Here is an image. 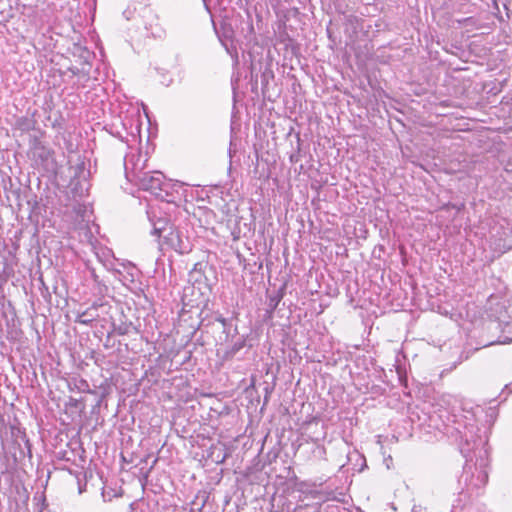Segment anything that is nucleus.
Instances as JSON below:
<instances>
[{"instance_id": "obj_4", "label": "nucleus", "mask_w": 512, "mask_h": 512, "mask_svg": "<svg viewBox=\"0 0 512 512\" xmlns=\"http://www.w3.org/2000/svg\"><path fill=\"white\" fill-rule=\"evenodd\" d=\"M253 338L251 334L240 335L237 339L230 338L227 346L223 350L221 360L223 362L232 361L234 359L241 360L244 356H240L241 351L247 348V351L253 347Z\"/></svg>"}, {"instance_id": "obj_26", "label": "nucleus", "mask_w": 512, "mask_h": 512, "mask_svg": "<svg viewBox=\"0 0 512 512\" xmlns=\"http://www.w3.org/2000/svg\"><path fill=\"white\" fill-rule=\"evenodd\" d=\"M196 342L199 344V345H204V341L201 340V338H197L196 339Z\"/></svg>"}, {"instance_id": "obj_10", "label": "nucleus", "mask_w": 512, "mask_h": 512, "mask_svg": "<svg viewBox=\"0 0 512 512\" xmlns=\"http://www.w3.org/2000/svg\"><path fill=\"white\" fill-rule=\"evenodd\" d=\"M147 215H148V219L149 221L151 222L152 224V234L153 235H156L158 237H163V233L166 232L167 230L169 231V227H172L170 224H169V221L167 218H157V220H155L154 218H156V213L155 211H147Z\"/></svg>"}, {"instance_id": "obj_3", "label": "nucleus", "mask_w": 512, "mask_h": 512, "mask_svg": "<svg viewBox=\"0 0 512 512\" xmlns=\"http://www.w3.org/2000/svg\"><path fill=\"white\" fill-rule=\"evenodd\" d=\"M137 185L144 191H149L152 195L160 200H164L165 196L161 189L168 186L165 184V176L162 172H139L137 174Z\"/></svg>"}, {"instance_id": "obj_15", "label": "nucleus", "mask_w": 512, "mask_h": 512, "mask_svg": "<svg viewBox=\"0 0 512 512\" xmlns=\"http://www.w3.org/2000/svg\"><path fill=\"white\" fill-rule=\"evenodd\" d=\"M165 184L168 187H165V189H161V192L165 196V199L163 201L173 202V192H178L177 188H181L183 186V183L178 181L176 183H171L170 181L165 180Z\"/></svg>"}, {"instance_id": "obj_11", "label": "nucleus", "mask_w": 512, "mask_h": 512, "mask_svg": "<svg viewBox=\"0 0 512 512\" xmlns=\"http://www.w3.org/2000/svg\"><path fill=\"white\" fill-rule=\"evenodd\" d=\"M471 474H475L474 467L466 463L465 466L463 467V472L458 479V484L460 486L459 494H464L465 491L467 492V494L473 492Z\"/></svg>"}, {"instance_id": "obj_20", "label": "nucleus", "mask_w": 512, "mask_h": 512, "mask_svg": "<svg viewBox=\"0 0 512 512\" xmlns=\"http://www.w3.org/2000/svg\"><path fill=\"white\" fill-rule=\"evenodd\" d=\"M44 146L43 142L37 136L30 137V153L36 151V148Z\"/></svg>"}, {"instance_id": "obj_17", "label": "nucleus", "mask_w": 512, "mask_h": 512, "mask_svg": "<svg viewBox=\"0 0 512 512\" xmlns=\"http://www.w3.org/2000/svg\"><path fill=\"white\" fill-rule=\"evenodd\" d=\"M273 78V71L269 67H265V69L261 72V90L263 94H265L268 90L269 81Z\"/></svg>"}, {"instance_id": "obj_12", "label": "nucleus", "mask_w": 512, "mask_h": 512, "mask_svg": "<svg viewBox=\"0 0 512 512\" xmlns=\"http://www.w3.org/2000/svg\"><path fill=\"white\" fill-rule=\"evenodd\" d=\"M285 294V286L275 291L273 294L268 295L267 309L265 312L266 319H272L274 311L277 309L279 303L283 299Z\"/></svg>"}, {"instance_id": "obj_25", "label": "nucleus", "mask_w": 512, "mask_h": 512, "mask_svg": "<svg viewBox=\"0 0 512 512\" xmlns=\"http://www.w3.org/2000/svg\"><path fill=\"white\" fill-rule=\"evenodd\" d=\"M269 397H270V395H265V396H264V404H267V403H268V401H269Z\"/></svg>"}, {"instance_id": "obj_22", "label": "nucleus", "mask_w": 512, "mask_h": 512, "mask_svg": "<svg viewBox=\"0 0 512 512\" xmlns=\"http://www.w3.org/2000/svg\"><path fill=\"white\" fill-rule=\"evenodd\" d=\"M298 160H299V156H298V155L292 154V155L290 156V161H291L292 163H296V162H298Z\"/></svg>"}, {"instance_id": "obj_9", "label": "nucleus", "mask_w": 512, "mask_h": 512, "mask_svg": "<svg viewBox=\"0 0 512 512\" xmlns=\"http://www.w3.org/2000/svg\"><path fill=\"white\" fill-rule=\"evenodd\" d=\"M214 28H215V32H216L220 42L226 48H228L229 44L232 45L235 32H234V29L230 22H228L227 20H223L220 23L219 28H217L215 25H214Z\"/></svg>"}, {"instance_id": "obj_27", "label": "nucleus", "mask_w": 512, "mask_h": 512, "mask_svg": "<svg viewBox=\"0 0 512 512\" xmlns=\"http://www.w3.org/2000/svg\"><path fill=\"white\" fill-rule=\"evenodd\" d=\"M74 75L78 74L79 70L77 68L70 69Z\"/></svg>"}, {"instance_id": "obj_18", "label": "nucleus", "mask_w": 512, "mask_h": 512, "mask_svg": "<svg viewBox=\"0 0 512 512\" xmlns=\"http://www.w3.org/2000/svg\"><path fill=\"white\" fill-rule=\"evenodd\" d=\"M223 334L225 335L224 339L222 340L225 343H228L230 341V338H234L238 334V328L235 326L232 329V322L229 321L227 326H222Z\"/></svg>"}, {"instance_id": "obj_1", "label": "nucleus", "mask_w": 512, "mask_h": 512, "mask_svg": "<svg viewBox=\"0 0 512 512\" xmlns=\"http://www.w3.org/2000/svg\"><path fill=\"white\" fill-rule=\"evenodd\" d=\"M479 432L480 429L473 425L466 427L463 442L460 444V452L466 462L472 460V454L476 457L475 474H471L473 491L484 487L488 481V473L485 470L488 465V439L486 436L478 434Z\"/></svg>"}, {"instance_id": "obj_5", "label": "nucleus", "mask_w": 512, "mask_h": 512, "mask_svg": "<svg viewBox=\"0 0 512 512\" xmlns=\"http://www.w3.org/2000/svg\"><path fill=\"white\" fill-rule=\"evenodd\" d=\"M164 243L179 254H188L192 251V242L181 230L169 227V232L163 235Z\"/></svg>"}, {"instance_id": "obj_23", "label": "nucleus", "mask_w": 512, "mask_h": 512, "mask_svg": "<svg viewBox=\"0 0 512 512\" xmlns=\"http://www.w3.org/2000/svg\"><path fill=\"white\" fill-rule=\"evenodd\" d=\"M264 390H265V395H270V394H271V392H272V390H273V388H272V387H270V386L267 384V385H266V387L264 388Z\"/></svg>"}, {"instance_id": "obj_6", "label": "nucleus", "mask_w": 512, "mask_h": 512, "mask_svg": "<svg viewBox=\"0 0 512 512\" xmlns=\"http://www.w3.org/2000/svg\"><path fill=\"white\" fill-rule=\"evenodd\" d=\"M32 158L38 166L44 168L48 172L55 171L57 162L54 158V151L47 147H38L36 151L31 152Z\"/></svg>"}, {"instance_id": "obj_16", "label": "nucleus", "mask_w": 512, "mask_h": 512, "mask_svg": "<svg viewBox=\"0 0 512 512\" xmlns=\"http://www.w3.org/2000/svg\"><path fill=\"white\" fill-rule=\"evenodd\" d=\"M95 312H96V308H94V307L88 308L87 310H85L84 312H82L81 314L78 315L76 322L85 324V325L90 324L97 317Z\"/></svg>"}, {"instance_id": "obj_14", "label": "nucleus", "mask_w": 512, "mask_h": 512, "mask_svg": "<svg viewBox=\"0 0 512 512\" xmlns=\"http://www.w3.org/2000/svg\"><path fill=\"white\" fill-rule=\"evenodd\" d=\"M36 120L32 117L22 116L16 119L15 127L21 132H29L35 129Z\"/></svg>"}, {"instance_id": "obj_19", "label": "nucleus", "mask_w": 512, "mask_h": 512, "mask_svg": "<svg viewBox=\"0 0 512 512\" xmlns=\"http://www.w3.org/2000/svg\"><path fill=\"white\" fill-rule=\"evenodd\" d=\"M132 323H121L120 325L113 324V331L118 335H126L130 332Z\"/></svg>"}, {"instance_id": "obj_13", "label": "nucleus", "mask_w": 512, "mask_h": 512, "mask_svg": "<svg viewBox=\"0 0 512 512\" xmlns=\"http://www.w3.org/2000/svg\"><path fill=\"white\" fill-rule=\"evenodd\" d=\"M230 320L223 317L222 314L220 313H217L213 318L211 319H201V321L199 322L198 326L193 330L192 332V336L196 335L197 331L199 329H202V333L204 332H207V328L211 325H213L215 322H218L221 324V326H227L228 325V322Z\"/></svg>"}, {"instance_id": "obj_28", "label": "nucleus", "mask_w": 512, "mask_h": 512, "mask_svg": "<svg viewBox=\"0 0 512 512\" xmlns=\"http://www.w3.org/2000/svg\"><path fill=\"white\" fill-rule=\"evenodd\" d=\"M41 282H42V286L45 289V291L48 292V287H46V285L44 284V282L42 280H41Z\"/></svg>"}, {"instance_id": "obj_29", "label": "nucleus", "mask_w": 512, "mask_h": 512, "mask_svg": "<svg viewBox=\"0 0 512 512\" xmlns=\"http://www.w3.org/2000/svg\"><path fill=\"white\" fill-rule=\"evenodd\" d=\"M190 512H194V511L191 510Z\"/></svg>"}, {"instance_id": "obj_8", "label": "nucleus", "mask_w": 512, "mask_h": 512, "mask_svg": "<svg viewBox=\"0 0 512 512\" xmlns=\"http://www.w3.org/2000/svg\"><path fill=\"white\" fill-rule=\"evenodd\" d=\"M70 390H77L81 393H91L99 395V399L97 401V405H100L103 399L108 395V391L106 387L100 386L99 389L101 390L100 393L93 391L90 389L89 383L85 379H73L71 382H69Z\"/></svg>"}, {"instance_id": "obj_21", "label": "nucleus", "mask_w": 512, "mask_h": 512, "mask_svg": "<svg viewBox=\"0 0 512 512\" xmlns=\"http://www.w3.org/2000/svg\"><path fill=\"white\" fill-rule=\"evenodd\" d=\"M511 342H512V339H511V338H509V337H504L503 339H500V340H498V341H496V342H491V343H489L488 345H492V344H494V343L507 344V343H511Z\"/></svg>"}, {"instance_id": "obj_24", "label": "nucleus", "mask_w": 512, "mask_h": 512, "mask_svg": "<svg viewBox=\"0 0 512 512\" xmlns=\"http://www.w3.org/2000/svg\"><path fill=\"white\" fill-rule=\"evenodd\" d=\"M247 25H248V29L250 32H253V25L249 22H247Z\"/></svg>"}, {"instance_id": "obj_7", "label": "nucleus", "mask_w": 512, "mask_h": 512, "mask_svg": "<svg viewBox=\"0 0 512 512\" xmlns=\"http://www.w3.org/2000/svg\"><path fill=\"white\" fill-rule=\"evenodd\" d=\"M87 159L81 155L77 156L74 164L69 167L71 173V185L75 188L81 184L82 181H86L90 176V171L86 167Z\"/></svg>"}, {"instance_id": "obj_2", "label": "nucleus", "mask_w": 512, "mask_h": 512, "mask_svg": "<svg viewBox=\"0 0 512 512\" xmlns=\"http://www.w3.org/2000/svg\"><path fill=\"white\" fill-rule=\"evenodd\" d=\"M10 431L13 441L6 453L12 457L15 463L21 462L26 456L31 458V445L26 433L16 426H10Z\"/></svg>"}]
</instances>
